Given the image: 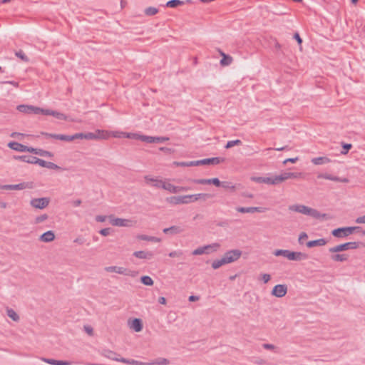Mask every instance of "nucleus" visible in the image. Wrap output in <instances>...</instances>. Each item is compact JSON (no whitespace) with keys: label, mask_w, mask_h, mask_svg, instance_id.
<instances>
[{"label":"nucleus","mask_w":365,"mask_h":365,"mask_svg":"<svg viewBox=\"0 0 365 365\" xmlns=\"http://www.w3.org/2000/svg\"><path fill=\"white\" fill-rule=\"evenodd\" d=\"M289 210L299 212L305 215L311 216L315 219L324 220L326 218V214H321L318 210L307 207L304 205H292L288 207Z\"/></svg>","instance_id":"f257e3e1"},{"label":"nucleus","mask_w":365,"mask_h":365,"mask_svg":"<svg viewBox=\"0 0 365 365\" xmlns=\"http://www.w3.org/2000/svg\"><path fill=\"white\" fill-rule=\"evenodd\" d=\"M273 254L276 257L283 256L292 261H301L308 258V255L306 253L292 252L288 250H276L274 251Z\"/></svg>","instance_id":"f03ea898"},{"label":"nucleus","mask_w":365,"mask_h":365,"mask_svg":"<svg viewBox=\"0 0 365 365\" xmlns=\"http://www.w3.org/2000/svg\"><path fill=\"white\" fill-rule=\"evenodd\" d=\"M102 354L103 356H105L109 359L113 360V361H120V362H123V363L130 364V365H143V363L139 362L135 360H133V359L129 360V359H127L125 358H119V357H118V354H117L115 352H114L111 350H109V349H104L103 351Z\"/></svg>","instance_id":"7ed1b4c3"},{"label":"nucleus","mask_w":365,"mask_h":365,"mask_svg":"<svg viewBox=\"0 0 365 365\" xmlns=\"http://www.w3.org/2000/svg\"><path fill=\"white\" fill-rule=\"evenodd\" d=\"M109 222L115 227H132L135 223L132 220L115 217L113 215L108 216Z\"/></svg>","instance_id":"20e7f679"},{"label":"nucleus","mask_w":365,"mask_h":365,"mask_svg":"<svg viewBox=\"0 0 365 365\" xmlns=\"http://www.w3.org/2000/svg\"><path fill=\"white\" fill-rule=\"evenodd\" d=\"M359 243L357 242H349L344 244L338 245L329 249V252L331 253H337L339 252L354 250L359 247Z\"/></svg>","instance_id":"39448f33"},{"label":"nucleus","mask_w":365,"mask_h":365,"mask_svg":"<svg viewBox=\"0 0 365 365\" xmlns=\"http://www.w3.org/2000/svg\"><path fill=\"white\" fill-rule=\"evenodd\" d=\"M359 229V227H340L332 230L331 234L333 236L336 237L343 238L351 235L354 232V230Z\"/></svg>","instance_id":"423d86ee"},{"label":"nucleus","mask_w":365,"mask_h":365,"mask_svg":"<svg viewBox=\"0 0 365 365\" xmlns=\"http://www.w3.org/2000/svg\"><path fill=\"white\" fill-rule=\"evenodd\" d=\"M105 270L108 272H115L120 274H125L131 277H135L137 272L135 271L129 270L123 267L110 266L105 267Z\"/></svg>","instance_id":"0eeeda50"},{"label":"nucleus","mask_w":365,"mask_h":365,"mask_svg":"<svg viewBox=\"0 0 365 365\" xmlns=\"http://www.w3.org/2000/svg\"><path fill=\"white\" fill-rule=\"evenodd\" d=\"M165 190H168L170 193H178L180 192L187 191L188 190V188L186 187H181V186H175L173 184H171L168 180H163L161 187Z\"/></svg>","instance_id":"6e6552de"},{"label":"nucleus","mask_w":365,"mask_h":365,"mask_svg":"<svg viewBox=\"0 0 365 365\" xmlns=\"http://www.w3.org/2000/svg\"><path fill=\"white\" fill-rule=\"evenodd\" d=\"M220 247V245L214 243L212 245H206L204 247H198L192 252L193 255H200L203 254H209L212 251L217 250Z\"/></svg>","instance_id":"1a4fd4ad"},{"label":"nucleus","mask_w":365,"mask_h":365,"mask_svg":"<svg viewBox=\"0 0 365 365\" xmlns=\"http://www.w3.org/2000/svg\"><path fill=\"white\" fill-rule=\"evenodd\" d=\"M242 255V252L239 250H232L225 253L222 256L226 264L232 263L237 260Z\"/></svg>","instance_id":"9d476101"},{"label":"nucleus","mask_w":365,"mask_h":365,"mask_svg":"<svg viewBox=\"0 0 365 365\" xmlns=\"http://www.w3.org/2000/svg\"><path fill=\"white\" fill-rule=\"evenodd\" d=\"M48 197L34 198L30 201V205L36 209H44L49 205Z\"/></svg>","instance_id":"9b49d317"},{"label":"nucleus","mask_w":365,"mask_h":365,"mask_svg":"<svg viewBox=\"0 0 365 365\" xmlns=\"http://www.w3.org/2000/svg\"><path fill=\"white\" fill-rule=\"evenodd\" d=\"M287 293V286L286 284H277L275 285L271 294L276 297H283Z\"/></svg>","instance_id":"f8f14e48"},{"label":"nucleus","mask_w":365,"mask_h":365,"mask_svg":"<svg viewBox=\"0 0 365 365\" xmlns=\"http://www.w3.org/2000/svg\"><path fill=\"white\" fill-rule=\"evenodd\" d=\"M8 146L11 149L16 150V151H19V152L31 153V151H34V148L28 147L26 145H24L21 144L17 142H10V143H9Z\"/></svg>","instance_id":"ddd939ff"},{"label":"nucleus","mask_w":365,"mask_h":365,"mask_svg":"<svg viewBox=\"0 0 365 365\" xmlns=\"http://www.w3.org/2000/svg\"><path fill=\"white\" fill-rule=\"evenodd\" d=\"M277 176L280 184L288 179L302 178L303 176V174L302 173L283 172L280 175H278Z\"/></svg>","instance_id":"4468645a"},{"label":"nucleus","mask_w":365,"mask_h":365,"mask_svg":"<svg viewBox=\"0 0 365 365\" xmlns=\"http://www.w3.org/2000/svg\"><path fill=\"white\" fill-rule=\"evenodd\" d=\"M139 139L142 141L153 143H163L165 141H167L169 140L167 137H152V136H147V135H142L139 136Z\"/></svg>","instance_id":"2eb2a0df"},{"label":"nucleus","mask_w":365,"mask_h":365,"mask_svg":"<svg viewBox=\"0 0 365 365\" xmlns=\"http://www.w3.org/2000/svg\"><path fill=\"white\" fill-rule=\"evenodd\" d=\"M144 180L146 184L150 185L153 186L157 188L161 187V185H162L163 181V180H160L158 178H153L150 175L145 176Z\"/></svg>","instance_id":"dca6fc26"},{"label":"nucleus","mask_w":365,"mask_h":365,"mask_svg":"<svg viewBox=\"0 0 365 365\" xmlns=\"http://www.w3.org/2000/svg\"><path fill=\"white\" fill-rule=\"evenodd\" d=\"M317 178L319 179H326L335 182H348L349 180L347 178H340L336 176H333L330 174L327 173H319L317 175Z\"/></svg>","instance_id":"f3484780"},{"label":"nucleus","mask_w":365,"mask_h":365,"mask_svg":"<svg viewBox=\"0 0 365 365\" xmlns=\"http://www.w3.org/2000/svg\"><path fill=\"white\" fill-rule=\"evenodd\" d=\"M55 239V234L53 231L49 230L39 237V240L43 242H51Z\"/></svg>","instance_id":"a211bd4d"},{"label":"nucleus","mask_w":365,"mask_h":365,"mask_svg":"<svg viewBox=\"0 0 365 365\" xmlns=\"http://www.w3.org/2000/svg\"><path fill=\"white\" fill-rule=\"evenodd\" d=\"M133 255L139 259H150L153 257V254L150 251H135Z\"/></svg>","instance_id":"6ab92c4d"},{"label":"nucleus","mask_w":365,"mask_h":365,"mask_svg":"<svg viewBox=\"0 0 365 365\" xmlns=\"http://www.w3.org/2000/svg\"><path fill=\"white\" fill-rule=\"evenodd\" d=\"M221 160L219 158H207L195 161L196 166L201 165L219 164Z\"/></svg>","instance_id":"aec40b11"},{"label":"nucleus","mask_w":365,"mask_h":365,"mask_svg":"<svg viewBox=\"0 0 365 365\" xmlns=\"http://www.w3.org/2000/svg\"><path fill=\"white\" fill-rule=\"evenodd\" d=\"M37 164L43 168H47L52 170H58L60 169V167L57 165L56 164L51 163V162H47L44 160L38 159Z\"/></svg>","instance_id":"412c9836"},{"label":"nucleus","mask_w":365,"mask_h":365,"mask_svg":"<svg viewBox=\"0 0 365 365\" xmlns=\"http://www.w3.org/2000/svg\"><path fill=\"white\" fill-rule=\"evenodd\" d=\"M237 211L241 213H253L255 212H262V208L259 207H238L236 208Z\"/></svg>","instance_id":"4be33fe9"},{"label":"nucleus","mask_w":365,"mask_h":365,"mask_svg":"<svg viewBox=\"0 0 365 365\" xmlns=\"http://www.w3.org/2000/svg\"><path fill=\"white\" fill-rule=\"evenodd\" d=\"M129 327L135 331L139 332L143 329L142 321L140 319H134L129 323Z\"/></svg>","instance_id":"5701e85b"},{"label":"nucleus","mask_w":365,"mask_h":365,"mask_svg":"<svg viewBox=\"0 0 365 365\" xmlns=\"http://www.w3.org/2000/svg\"><path fill=\"white\" fill-rule=\"evenodd\" d=\"M327 240H325L324 238H321V239H318V240H315L309 241L307 243V246L309 248L314 247H322V246H324L325 245H327Z\"/></svg>","instance_id":"b1692460"},{"label":"nucleus","mask_w":365,"mask_h":365,"mask_svg":"<svg viewBox=\"0 0 365 365\" xmlns=\"http://www.w3.org/2000/svg\"><path fill=\"white\" fill-rule=\"evenodd\" d=\"M183 232V229L180 226H172L168 228L163 229L165 234L169 235H177Z\"/></svg>","instance_id":"393cba45"},{"label":"nucleus","mask_w":365,"mask_h":365,"mask_svg":"<svg viewBox=\"0 0 365 365\" xmlns=\"http://www.w3.org/2000/svg\"><path fill=\"white\" fill-rule=\"evenodd\" d=\"M45 115H53L59 120H67V116L65 114L60 113V112L49 110V109H48L47 111L45 112Z\"/></svg>","instance_id":"a878e982"},{"label":"nucleus","mask_w":365,"mask_h":365,"mask_svg":"<svg viewBox=\"0 0 365 365\" xmlns=\"http://www.w3.org/2000/svg\"><path fill=\"white\" fill-rule=\"evenodd\" d=\"M42 361L51 365H71V362L68 361H59L52 359L42 358Z\"/></svg>","instance_id":"bb28decb"},{"label":"nucleus","mask_w":365,"mask_h":365,"mask_svg":"<svg viewBox=\"0 0 365 365\" xmlns=\"http://www.w3.org/2000/svg\"><path fill=\"white\" fill-rule=\"evenodd\" d=\"M220 54L222 57V58L220 60V64L222 66H229L232 62V58L228 55H226L224 52L222 51H220Z\"/></svg>","instance_id":"cd10ccee"},{"label":"nucleus","mask_w":365,"mask_h":365,"mask_svg":"<svg viewBox=\"0 0 365 365\" xmlns=\"http://www.w3.org/2000/svg\"><path fill=\"white\" fill-rule=\"evenodd\" d=\"M16 159H19L24 162L31 163V164H37L38 158L34 157V156H29V155H22V156H18L14 157Z\"/></svg>","instance_id":"c85d7f7f"},{"label":"nucleus","mask_w":365,"mask_h":365,"mask_svg":"<svg viewBox=\"0 0 365 365\" xmlns=\"http://www.w3.org/2000/svg\"><path fill=\"white\" fill-rule=\"evenodd\" d=\"M213 197L212 194L210 193H197L193 194V198L195 202L198 200L206 201L208 199H210Z\"/></svg>","instance_id":"c756f323"},{"label":"nucleus","mask_w":365,"mask_h":365,"mask_svg":"<svg viewBox=\"0 0 365 365\" xmlns=\"http://www.w3.org/2000/svg\"><path fill=\"white\" fill-rule=\"evenodd\" d=\"M97 140L98 139H108L111 136V132L104 130H97L96 131Z\"/></svg>","instance_id":"7c9ffc66"},{"label":"nucleus","mask_w":365,"mask_h":365,"mask_svg":"<svg viewBox=\"0 0 365 365\" xmlns=\"http://www.w3.org/2000/svg\"><path fill=\"white\" fill-rule=\"evenodd\" d=\"M166 202L173 205L182 204L181 195L167 197Z\"/></svg>","instance_id":"2f4dec72"},{"label":"nucleus","mask_w":365,"mask_h":365,"mask_svg":"<svg viewBox=\"0 0 365 365\" xmlns=\"http://www.w3.org/2000/svg\"><path fill=\"white\" fill-rule=\"evenodd\" d=\"M26 187L24 183H20L16 185H5L0 187L3 190H22Z\"/></svg>","instance_id":"473e14b6"},{"label":"nucleus","mask_w":365,"mask_h":365,"mask_svg":"<svg viewBox=\"0 0 365 365\" xmlns=\"http://www.w3.org/2000/svg\"><path fill=\"white\" fill-rule=\"evenodd\" d=\"M349 256L346 254H334L331 256V259L335 262H345Z\"/></svg>","instance_id":"72a5a7b5"},{"label":"nucleus","mask_w":365,"mask_h":365,"mask_svg":"<svg viewBox=\"0 0 365 365\" xmlns=\"http://www.w3.org/2000/svg\"><path fill=\"white\" fill-rule=\"evenodd\" d=\"M311 161L313 164L318 165L328 163L330 162V160L327 157H319L312 158Z\"/></svg>","instance_id":"f704fd0d"},{"label":"nucleus","mask_w":365,"mask_h":365,"mask_svg":"<svg viewBox=\"0 0 365 365\" xmlns=\"http://www.w3.org/2000/svg\"><path fill=\"white\" fill-rule=\"evenodd\" d=\"M34 151H31V153L43 156V157H49V158L53 157V154L49 151H46V150H41V149H37V148H34Z\"/></svg>","instance_id":"c9c22d12"},{"label":"nucleus","mask_w":365,"mask_h":365,"mask_svg":"<svg viewBox=\"0 0 365 365\" xmlns=\"http://www.w3.org/2000/svg\"><path fill=\"white\" fill-rule=\"evenodd\" d=\"M6 314L8 317H10L13 321L18 322L19 320V316L14 309L7 308Z\"/></svg>","instance_id":"e433bc0d"},{"label":"nucleus","mask_w":365,"mask_h":365,"mask_svg":"<svg viewBox=\"0 0 365 365\" xmlns=\"http://www.w3.org/2000/svg\"><path fill=\"white\" fill-rule=\"evenodd\" d=\"M265 184L272 185L279 184L278 176L273 175V176H270V177H266Z\"/></svg>","instance_id":"4c0bfd02"},{"label":"nucleus","mask_w":365,"mask_h":365,"mask_svg":"<svg viewBox=\"0 0 365 365\" xmlns=\"http://www.w3.org/2000/svg\"><path fill=\"white\" fill-rule=\"evenodd\" d=\"M224 264H226V262L222 257L220 259H216V260L213 261L212 263V267L215 269H217Z\"/></svg>","instance_id":"58836bf2"},{"label":"nucleus","mask_w":365,"mask_h":365,"mask_svg":"<svg viewBox=\"0 0 365 365\" xmlns=\"http://www.w3.org/2000/svg\"><path fill=\"white\" fill-rule=\"evenodd\" d=\"M17 110L24 113H31V106L20 105L18 106Z\"/></svg>","instance_id":"ea45409f"},{"label":"nucleus","mask_w":365,"mask_h":365,"mask_svg":"<svg viewBox=\"0 0 365 365\" xmlns=\"http://www.w3.org/2000/svg\"><path fill=\"white\" fill-rule=\"evenodd\" d=\"M182 204H189L194 202L193 194L187 195H181Z\"/></svg>","instance_id":"a19ab883"},{"label":"nucleus","mask_w":365,"mask_h":365,"mask_svg":"<svg viewBox=\"0 0 365 365\" xmlns=\"http://www.w3.org/2000/svg\"><path fill=\"white\" fill-rule=\"evenodd\" d=\"M174 165L176 166L180 167H190V166H196L195 161H190V162H174Z\"/></svg>","instance_id":"79ce46f5"},{"label":"nucleus","mask_w":365,"mask_h":365,"mask_svg":"<svg viewBox=\"0 0 365 365\" xmlns=\"http://www.w3.org/2000/svg\"><path fill=\"white\" fill-rule=\"evenodd\" d=\"M141 282L148 286H152L153 284V280L152 278L149 276H143L140 279Z\"/></svg>","instance_id":"37998d69"},{"label":"nucleus","mask_w":365,"mask_h":365,"mask_svg":"<svg viewBox=\"0 0 365 365\" xmlns=\"http://www.w3.org/2000/svg\"><path fill=\"white\" fill-rule=\"evenodd\" d=\"M183 2L180 0H170L167 2L166 6L171 8L177 7L180 5H182Z\"/></svg>","instance_id":"c03bdc74"},{"label":"nucleus","mask_w":365,"mask_h":365,"mask_svg":"<svg viewBox=\"0 0 365 365\" xmlns=\"http://www.w3.org/2000/svg\"><path fill=\"white\" fill-rule=\"evenodd\" d=\"M48 109H43L36 106H31V113L34 114H43L45 115V112L47 111Z\"/></svg>","instance_id":"a18cd8bd"},{"label":"nucleus","mask_w":365,"mask_h":365,"mask_svg":"<svg viewBox=\"0 0 365 365\" xmlns=\"http://www.w3.org/2000/svg\"><path fill=\"white\" fill-rule=\"evenodd\" d=\"M189 181L200 185H210L209 179H190Z\"/></svg>","instance_id":"49530a36"},{"label":"nucleus","mask_w":365,"mask_h":365,"mask_svg":"<svg viewBox=\"0 0 365 365\" xmlns=\"http://www.w3.org/2000/svg\"><path fill=\"white\" fill-rule=\"evenodd\" d=\"M241 144H242V142L240 140H230L227 143V144L225 145V148L229 149L235 145H240Z\"/></svg>","instance_id":"de8ad7c7"},{"label":"nucleus","mask_w":365,"mask_h":365,"mask_svg":"<svg viewBox=\"0 0 365 365\" xmlns=\"http://www.w3.org/2000/svg\"><path fill=\"white\" fill-rule=\"evenodd\" d=\"M259 280H262L264 284L268 283L271 279V275L269 274H261L258 278Z\"/></svg>","instance_id":"09e8293b"},{"label":"nucleus","mask_w":365,"mask_h":365,"mask_svg":"<svg viewBox=\"0 0 365 365\" xmlns=\"http://www.w3.org/2000/svg\"><path fill=\"white\" fill-rule=\"evenodd\" d=\"M158 12V9L155 7H148L145 10V14L148 16H153Z\"/></svg>","instance_id":"8fccbe9b"},{"label":"nucleus","mask_w":365,"mask_h":365,"mask_svg":"<svg viewBox=\"0 0 365 365\" xmlns=\"http://www.w3.org/2000/svg\"><path fill=\"white\" fill-rule=\"evenodd\" d=\"M222 187L225 188V189H230L232 191H235L236 190V187L233 185H232L230 182H221V185Z\"/></svg>","instance_id":"3c124183"},{"label":"nucleus","mask_w":365,"mask_h":365,"mask_svg":"<svg viewBox=\"0 0 365 365\" xmlns=\"http://www.w3.org/2000/svg\"><path fill=\"white\" fill-rule=\"evenodd\" d=\"M48 217L46 214L39 215L35 218V223L36 224L41 223V222H44L45 220H46L48 219Z\"/></svg>","instance_id":"603ef678"},{"label":"nucleus","mask_w":365,"mask_h":365,"mask_svg":"<svg viewBox=\"0 0 365 365\" xmlns=\"http://www.w3.org/2000/svg\"><path fill=\"white\" fill-rule=\"evenodd\" d=\"M59 140H63V141L71 142V141L73 140V135H68L60 134Z\"/></svg>","instance_id":"864d4df0"},{"label":"nucleus","mask_w":365,"mask_h":365,"mask_svg":"<svg viewBox=\"0 0 365 365\" xmlns=\"http://www.w3.org/2000/svg\"><path fill=\"white\" fill-rule=\"evenodd\" d=\"M308 238V235L306 232H302L299 234L298 242L300 245H303L304 240Z\"/></svg>","instance_id":"5fc2aeb1"},{"label":"nucleus","mask_w":365,"mask_h":365,"mask_svg":"<svg viewBox=\"0 0 365 365\" xmlns=\"http://www.w3.org/2000/svg\"><path fill=\"white\" fill-rule=\"evenodd\" d=\"M41 135H44L46 138H51L56 140H59L60 134H53V133H41Z\"/></svg>","instance_id":"6e6d98bb"},{"label":"nucleus","mask_w":365,"mask_h":365,"mask_svg":"<svg viewBox=\"0 0 365 365\" xmlns=\"http://www.w3.org/2000/svg\"><path fill=\"white\" fill-rule=\"evenodd\" d=\"M16 56L19 58H20L24 61H28L29 59L27 56L24 54V53L22 51H19L16 53Z\"/></svg>","instance_id":"4d7b16f0"},{"label":"nucleus","mask_w":365,"mask_h":365,"mask_svg":"<svg viewBox=\"0 0 365 365\" xmlns=\"http://www.w3.org/2000/svg\"><path fill=\"white\" fill-rule=\"evenodd\" d=\"M85 139L86 140H97L96 133H85Z\"/></svg>","instance_id":"13d9d810"},{"label":"nucleus","mask_w":365,"mask_h":365,"mask_svg":"<svg viewBox=\"0 0 365 365\" xmlns=\"http://www.w3.org/2000/svg\"><path fill=\"white\" fill-rule=\"evenodd\" d=\"M209 180H210V185L212 184L217 187H220L221 185V182L217 178L209 179Z\"/></svg>","instance_id":"bf43d9fd"},{"label":"nucleus","mask_w":365,"mask_h":365,"mask_svg":"<svg viewBox=\"0 0 365 365\" xmlns=\"http://www.w3.org/2000/svg\"><path fill=\"white\" fill-rule=\"evenodd\" d=\"M266 177H253L252 178V180L258 182V183H264L265 184Z\"/></svg>","instance_id":"052dcab7"},{"label":"nucleus","mask_w":365,"mask_h":365,"mask_svg":"<svg viewBox=\"0 0 365 365\" xmlns=\"http://www.w3.org/2000/svg\"><path fill=\"white\" fill-rule=\"evenodd\" d=\"M182 255V252L181 251H173L169 253V256L170 257H180Z\"/></svg>","instance_id":"680f3d73"},{"label":"nucleus","mask_w":365,"mask_h":365,"mask_svg":"<svg viewBox=\"0 0 365 365\" xmlns=\"http://www.w3.org/2000/svg\"><path fill=\"white\" fill-rule=\"evenodd\" d=\"M111 136H113L114 138H122V137L125 136V133L119 132V131L111 132Z\"/></svg>","instance_id":"e2e57ef3"},{"label":"nucleus","mask_w":365,"mask_h":365,"mask_svg":"<svg viewBox=\"0 0 365 365\" xmlns=\"http://www.w3.org/2000/svg\"><path fill=\"white\" fill-rule=\"evenodd\" d=\"M100 234L103 236H108L110 235V228L108 227V228H104V229H102L100 230Z\"/></svg>","instance_id":"0e129e2a"},{"label":"nucleus","mask_w":365,"mask_h":365,"mask_svg":"<svg viewBox=\"0 0 365 365\" xmlns=\"http://www.w3.org/2000/svg\"><path fill=\"white\" fill-rule=\"evenodd\" d=\"M137 238L140 240L149 241L150 240V236L145 235H137Z\"/></svg>","instance_id":"69168bd1"},{"label":"nucleus","mask_w":365,"mask_h":365,"mask_svg":"<svg viewBox=\"0 0 365 365\" xmlns=\"http://www.w3.org/2000/svg\"><path fill=\"white\" fill-rule=\"evenodd\" d=\"M107 218L108 217L106 215H97L96 217V220L99 222H103L106 220Z\"/></svg>","instance_id":"338daca9"},{"label":"nucleus","mask_w":365,"mask_h":365,"mask_svg":"<svg viewBox=\"0 0 365 365\" xmlns=\"http://www.w3.org/2000/svg\"><path fill=\"white\" fill-rule=\"evenodd\" d=\"M356 222L359 223V224H364L365 223V215L357 217L356 219Z\"/></svg>","instance_id":"774afa93"}]
</instances>
